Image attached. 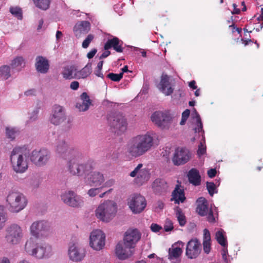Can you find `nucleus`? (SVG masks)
I'll use <instances>...</instances> for the list:
<instances>
[{
  "label": "nucleus",
  "mask_w": 263,
  "mask_h": 263,
  "mask_svg": "<svg viewBox=\"0 0 263 263\" xmlns=\"http://www.w3.org/2000/svg\"><path fill=\"white\" fill-rule=\"evenodd\" d=\"M153 138L149 134L133 137L126 147V156L130 159L139 157L148 152L153 145Z\"/></svg>",
  "instance_id": "f257e3e1"
},
{
  "label": "nucleus",
  "mask_w": 263,
  "mask_h": 263,
  "mask_svg": "<svg viewBox=\"0 0 263 263\" xmlns=\"http://www.w3.org/2000/svg\"><path fill=\"white\" fill-rule=\"evenodd\" d=\"M117 212V204L108 200L98 206L96 210V216L100 220L107 222L115 216Z\"/></svg>",
  "instance_id": "f03ea898"
},
{
  "label": "nucleus",
  "mask_w": 263,
  "mask_h": 263,
  "mask_svg": "<svg viewBox=\"0 0 263 263\" xmlns=\"http://www.w3.org/2000/svg\"><path fill=\"white\" fill-rule=\"evenodd\" d=\"M13 170L16 173H23L28 168L27 155L21 147L14 148L10 156Z\"/></svg>",
  "instance_id": "7ed1b4c3"
},
{
  "label": "nucleus",
  "mask_w": 263,
  "mask_h": 263,
  "mask_svg": "<svg viewBox=\"0 0 263 263\" xmlns=\"http://www.w3.org/2000/svg\"><path fill=\"white\" fill-rule=\"evenodd\" d=\"M7 202L9 206V210L17 213L25 208L27 204L26 197L18 192H11L7 197Z\"/></svg>",
  "instance_id": "20e7f679"
},
{
  "label": "nucleus",
  "mask_w": 263,
  "mask_h": 263,
  "mask_svg": "<svg viewBox=\"0 0 263 263\" xmlns=\"http://www.w3.org/2000/svg\"><path fill=\"white\" fill-rule=\"evenodd\" d=\"M109 126L114 132L117 134L125 132L127 123L125 117L120 112H112L107 118Z\"/></svg>",
  "instance_id": "39448f33"
},
{
  "label": "nucleus",
  "mask_w": 263,
  "mask_h": 263,
  "mask_svg": "<svg viewBox=\"0 0 263 263\" xmlns=\"http://www.w3.org/2000/svg\"><path fill=\"white\" fill-rule=\"evenodd\" d=\"M6 232V241L10 245L19 243L23 236L21 227L16 224H12L7 227Z\"/></svg>",
  "instance_id": "423d86ee"
},
{
  "label": "nucleus",
  "mask_w": 263,
  "mask_h": 263,
  "mask_svg": "<svg viewBox=\"0 0 263 263\" xmlns=\"http://www.w3.org/2000/svg\"><path fill=\"white\" fill-rule=\"evenodd\" d=\"M129 209L134 214L142 212L146 206V201L143 196L140 194H133L127 200Z\"/></svg>",
  "instance_id": "0eeeda50"
},
{
  "label": "nucleus",
  "mask_w": 263,
  "mask_h": 263,
  "mask_svg": "<svg viewBox=\"0 0 263 263\" xmlns=\"http://www.w3.org/2000/svg\"><path fill=\"white\" fill-rule=\"evenodd\" d=\"M50 158V154L47 149L33 150L30 155V159L35 165L42 166L45 165Z\"/></svg>",
  "instance_id": "6e6552de"
},
{
  "label": "nucleus",
  "mask_w": 263,
  "mask_h": 263,
  "mask_svg": "<svg viewBox=\"0 0 263 263\" xmlns=\"http://www.w3.org/2000/svg\"><path fill=\"white\" fill-rule=\"evenodd\" d=\"M152 122L159 127L167 128L171 124L172 118L167 113L160 111H155L151 116Z\"/></svg>",
  "instance_id": "1a4fd4ad"
},
{
  "label": "nucleus",
  "mask_w": 263,
  "mask_h": 263,
  "mask_svg": "<svg viewBox=\"0 0 263 263\" xmlns=\"http://www.w3.org/2000/svg\"><path fill=\"white\" fill-rule=\"evenodd\" d=\"M141 233L137 229H129L125 233L123 242L128 249H133L140 240Z\"/></svg>",
  "instance_id": "9d476101"
},
{
  "label": "nucleus",
  "mask_w": 263,
  "mask_h": 263,
  "mask_svg": "<svg viewBox=\"0 0 263 263\" xmlns=\"http://www.w3.org/2000/svg\"><path fill=\"white\" fill-rule=\"evenodd\" d=\"M191 154L190 151L183 147H179L175 149L172 161L174 165L178 166L185 164L190 159Z\"/></svg>",
  "instance_id": "9b49d317"
},
{
  "label": "nucleus",
  "mask_w": 263,
  "mask_h": 263,
  "mask_svg": "<svg viewBox=\"0 0 263 263\" xmlns=\"http://www.w3.org/2000/svg\"><path fill=\"white\" fill-rule=\"evenodd\" d=\"M90 246L95 250H101L105 245V236L99 230L93 231L90 235Z\"/></svg>",
  "instance_id": "f8f14e48"
},
{
  "label": "nucleus",
  "mask_w": 263,
  "mask_h": 263,
  "mask_svg": "<svg viewBox=\"0 0 263 263\" xmlns=\"http://www.w3.org/2000/svg\"><path fill=\"white\" fill-rule=\"evenodd\" d=\"M201 245L197 238L191 239L186 244L185 255L190 259H195L200 254Z\"/></svg>",
  "instance_id": "ddd939ff"
},
{
  "label": "nucleus",
  "mask_w": 263,
  "mask_h": 263,
  "mask_svg": "<svg viewBox=\"0 0 263 263\" xmlns=\"http://www.w3.org/2000/svg\"><path fill=\"white\" fill-rule=\"evenodd\" d=\"M57 154L64 159L70 158L76 153L73 148H70L63 139H59L55 146Z\"/></svg>",
  "instance_id": "4468645a"
},
{
  "label": "nucleus",
  "mask_w": 263,
  "mask_h": 263,
  "mask_svg": "<svg viewBox=\"0 0 263 263\" xmlns=\"http://www.w3.org/2000/svg\"><path fill=\"white\" fill-rule=\"evenodd\" d=\"M62 200L67 205L72 207H79L83 203L82 197L73 191L65 192L61 195Z\"/></svg>",
  "instance_id": "2eb2a0df"
},
{
  "label": "nucleus",
  "mask_w": 263,
  "mask_h": 263,
  "mask_svg": "<svg viewBox=\"0 0 263 263\" xmlns=\"http://www.w3.org/2000/svg\"><path fill=\"white\" fill-rule=\"evenodd\" d=\"M30 230L32 235L37 238L40 236L46 235L49 230V227L47 222L44 220L36 221L32 223Z\"/></svg>",
  "instance_id": "dca6fc26"
},
{
  "label": "nucleus",
  "mask_w": 263,
  "mask_h": 263,
  "mask_svg": "<svg viewBox=\"0 0 263 263\" xmlns=\"http://www.w3.org/2000/svg\"><path fill=\"white\" fill-rule=\"evenodd\" d=\"M174 85L172 80L166 74L163 73L161 77L160 82L157 85V88L165 96H170L173 93Z\"/></svg>",
  "instance_id": "f3484780"
},
{
  "label": "nucleus",
  "mask_w": 263,
  "mask_h": 263,
  "mask_svg": "<svg viewBox=\"0 0 263 263\" xmlns=\"http://www.w3.org/2000/svg\"><path fill=\"white\" fill-rule=\"evenodd\" d=\"M142 167L143 164L142 163L139 164L134 170L130 173V176L132 177L137 176L136 182L140 185L147 181L150 178V174L148 169L142 168Z\"/></svg>",
  "instance_id": "a211bd4d"
},
{
  "label": "nucleus",
  "mask_w": 263,
  "mask_h": 263,
  "mask_svg": "<svg viewBox=\"0 0 263 263\" xmlns=\"http://www.w3.org/2000/svg\"><path fill=\"white\" fill-rule=\"evenodd\" d=\"M68 255L70 260L73 261H81L85 255V250L73 243L69 247Z\"/></svg>",
  "instance_id": "6ab92c4d"
},
{
  "label": "nucleus",
  "mask_w": 263,
  "mask_h": 263,
  "mask_svg": "<svg viewBox=\"0 0 263 263\" xmlns=\"http://www.w3.org/2000/svg\"><path fill=\"white\" fill-rule=\"evenodd\" d=\"M65 120V116L62 106L54 105L53 107L52 115L50 118L51 123L59 125Z\"/></svg>",
  "instance_id": "aec40b11"
},
{
  "label": "nucleus",
  "mask_w": 263,
  "mask_h": 263,
  "mask_svg": "<svg viewBox=\"0 0 263 263\" xmlns=\"http://www.w3.org/2000/svg\"><path fill=\"white\" fill-rule=\"evenodd\" d=\"M123 42L118 37L114 36L112 39H108L105 43L104 48L107 50L113 48L116 52H123L124 48L123 47Z\"/></svg>",
  "instance_id": "412c9836"
},
{
  "label": "nucleus",
  "mask_w": 263,
  "mask_h": 263,
  "mask_svg": "<svg viewBox=\"0 0 263 263\" xmlns=\"http://www.w3.org/2000/svg\"><path fill=\"white\" fill-rule=\"evenodd\" d=\"M152 186L155 193L160 195L165 193L168 189L167 182L164 179L161 178L156 179Z\"/></svg>",
  "instance_id": "4be33fe9"
},
{
  "label": "nucleus",
  "mask_w": 263,
  "mask_h": 263,
  "mask_svg": "<svg viewBox=\"0 0 263 263\" xmlns=\"http://www.w3.org/2000/svg\"><path fill=\"white\" fill-rule=\"evenodd\" d=\"M90 23L88 21H82L80 23L77 24L73 29L75 35L77 37H81L88 32L90 30Z\"/></svg>",
  "instance_id": "5701e85b"
},
{
  "label": "nucleus",
  "mask_w": 263,
  "mask_h": 263,
  "mask_svg": "<svg viewBox=\"0 0 263 263\" xmlns=\"http://www.w3.org/2000/svg\"><path fill=\"white\" fill-rule=\"evenodd\" d=\"M36 70L42 73H46L49 68L48 61L42 56H37L36 58L35 64Z\"/></svg>",
  "instance_id": "b1692460"
},
{
  "label": "nucleus",
  "mask_w": 263,
  "mask_h": 263,
  "mask_svg": "<svg viewBox=\"0 0 263 263\" xmlns=\"http://www.w3.org/2000/svg\"><path fill=\"white\" fill-rule=\"evenodd\" d=\"M131 249H128L125 246L123 247L122 243H118L116 248V254L120 259L124 260L129 257L133 254Z\"/></svg>",
  "instance_id": "393cba45"
},
{
  "label": "nucleus",
  "mask_w": 263,
  "mask_h": 263,
  "mask_svg": "<svg viewBox=\"0 0 263 263\" xmlns=\"http://www.w3.org/2000/svg\"><path fill=\"white\" fill-rule=\"evenodd\" d=\"M82 102H78L76 104V107L80 111H85L88 109L90 105L91 104V101L89 96L85 92H83L80 96Z\"/></svg>",
  "instance_id": "a878e982"
},
{
  "label": "nucleus",
  "mask_w": 263,
  "mask_h": 263,
  "mask_svg": "<svg viewBox=\"0 0 263 263\" xmlns=\"http://www.w3.org/2000/svg\"><path fill=\"white\" fill-rule=\"evenodd\" d=\"M96 163L94 161L92 160H88L86 163L84 164H79V170H80V173H78L77 175L78 176H83V175H89L91 171L95 168Z\"/></svg>",
  "instance_id": "bb28decb"
},
{
  "label": "nucleus",
  "mask_w": 263,
  "mask_h": 263,
  "mask_svg": "<svg viewBox=\"0 0 263 263\" xmlns=\"http://www.w3.org/2000/svg\"><path fill=\"white\" fill-rule=\"evenodd\" d=\"M196 202L197 203L196 212L198 214L201 216L206 215L209 212L207 200L204 197H200Z\"/></svg>",
  "instance_id": "cd10ccee"
},
{
  "label": "nucleus",
  "mask_w": 263,
  "mask_h": 263,
  "mask_svg": "<svg viewBox=\"0 0 263 263\" xmlns=\"http://www.w3.org/2000/svg\"><path fill=\"white\" fill-rule=\"evenodd\" d=\"M51 248L48 245H45V246H37L32 256L41 259L44 257L48 256L51 253Z\"/></svg>",
  "instance_id": "c85d7f7f"
},
{
  "label": "nucleus",
  "mask_w": 263,
  "mask_h": 263,
  "mask_svg": "<svg viewBox=\"0 0 263 263\" xmlns=\"http://www.w3.org/2000/svg\"><path fill=\"white\" fill-rule=\"evenodd\" d=\"M90 173L89 177H88L90 185H100L104 181V177L100 172H94Z\"/></svg>",
  "instance_id": "c756f323"
},
{
  "label": "nucleus",
  "mask_w": 263,
  "mask_h": 263,
  "mask_svg": "<svg viewBox=\"0 0 263 263\" xmlns=\"http://www.w3.org/2000/svg\"><path fill=\"white\" fill-rule=\"evenodd\" d=\"M190 182L193 185H199L201 182V177L199 171L196 168H192L187 175Z\"/></svg>",
  "instance_id": "7c9ffc66"
},
{
  "label": "nucleus",
  "mask_w": 263,
  "mask_h": 263,
  "mask_svg": "<svg viewBox=\"0 0 263 263\" xmlns=\"http://www.w3.org/2000/svg\"><path fill=\"white\" fill-rule=\"evenodd\" d=\"M185 200L184 191L177 186L172 193V200H174L175 203L179 204L183 202Z\"/></svg>",
  "instance_id": "2f4dec72"
},
{
  "label": "nucleus",
  "mask_w": 263,
  "mask_h": 263,
  "mask_svg": "<svg viewBox=\"0 0 263 263\" xmlns=\"http://www.w3.org/2000/svg\"><path fill=\"white\" fill-rule=\"evenodd\" d=\"M203 251L206 254H209L211 251V235L209 231L205 229L203 231Z\"/></svg>",
  "instance_id": "473e14b6"
},
{
  "label": "nucleus",
  "mask_w": 263,
  "mask_h": 263,
  "mask_svg": "<svg viewBox=\"0 0 263 263\" xmlns=\"http://www.w3.org/2000/svg\"><path fill=\"white\" fill-rule=\"evenodd\" d=\"M36 247V239L30 238L26 241L25 245V249L28 254L32 256Z\"/></svg>",
  "instance_id": "72a5a7b5"
},
{
  "label": "nucleus",
  "mask_w": 263,
  "mask_h": 263,
  "mask_svg": "<svg viewBox=\"0 0 263 263\" xmlns=\"http://www.w3.org/2000/svg\"><path fill=\"white\" fill-rule=\"evenodd\" d=\"M176 244L172 246V248L168 250V259L170 260L176 259L181 255L182 249L179 247H176Z\"/></svg>",
  "instance_id": "f704fd0d"
},
{
  "label": "nucleus",
  "mask_w": 263,
  "mask_h": 263,
  "mask_svg": "<svg viewBox=\"0 0 263 263\" xmlns=\"http://www.w3.org/2000/svg\"><path fill=\"white\" fill-rule=\"evenodd\" d=\"M32 1L35 7L42 10H47V9H48L51 3V0Z\"/></svg>",
  "instance_id": "c9c22d12"
},
{
  "label": "nucleus",
  "mask_w": 263,
  "mask_h": 263,
  "mask_svg": "<svg viewBox=\"0 0 263 263\" xmlns=\"http://www.w3.org/2000/svg\"><path fill=\"white\" fill-rule=\"evenodd\" d=\"M68 168L70 173L73 175H77L81 172L79 170V163L76 159H72L69 161Z\"/></svg>",
  "instance_id": "e433bc0d"
},
{
  "label": "nucleus",
  "mask_w": 263,
  "mask_h": 263,
  "mask_svg": "<svg viewBox=\"0 0 263 263\" xmlns=\"http://www.w3.org/2000/svg\"><path fill=\"white\" fill-rule=\"evenodd\" d=\"M75 70L76 69L73 66H66L64 67L62 73L63 78L66 80H70L74 78V77H73L72 74Z\"/></svg>",
  "instance_id": "4c0bfd02"
},
{
  "label": "nucleus",
  "mask_w": 263,
  "mask_h": 263,
  "mask_svg": "<svg viewBox=\"0 0 263 263\" xmlns=\"http://www.w3.org/2000/svg\"><path fill=\"white\" fill-rule=\"evenodd\" d=\"M176 216L179 222V225L181 227L184 226L186 223V218L182 210L177 207L176 210Z\"/></svg>",
  "instance_id": "58836bf2"
},
{
  "label": "nucleus",
  "mask_w": 263,
  "mask_h": 263,
  "mask_svg": "<svg viewBox=\"0 0 263 263\" xmlns=\"http://www.w3.org/2000/svg\"><path fill=\"white\" fill-rule=\"evenodd\" d=\"M25 65V61L23 57H17L11 62V66L12 68H17L20 70L22 67V65Z\"/></svg>",
  "instance_id": "ea45409f"
},
{
  "label": "nucleus",
  "mask_w": 263,
  "mask_h": 263,
  "mask_svg": "<svg viewBox=\"0 0 263 263\" xmlns=\"http://www.w3.org/2000/svg\"><path fill=\"white\" fill-rule=\"evenodd\" d=\"M91 72V64H87L83 68L78 72L80 78L84 79L90 74Z\"/></svg>",
  "instance_id": "a19ab883"
},
{
  "label": "nucleus",
  "mask_w": 263,
  "mask_h": 263,
  "mask_svg": "<svg viewBox=\"0 0 263 263\" xmlns=\"http://www.w3.org/2000/svg\"><path fill=\"white\" fill-rule=\"evenodd\" d=\"M216 239L219 244L222 247H226L227 245L226 238L224 237L223 232L218 231L216 233Z\"/></svg>",
  "instance_id": "79ce46f5"
},
{
  "label": "nucleus",
  "mask_w": 263,
  "mask_h": 263,
  "mask_svg": "<svg viewBox=\"0 0 263 263\" xmlns=\"http://www.w3.org/2000/svg\"><path fill=\"white\" fill-rule=\"evenodd\" d=\"M0 76L5 80L10 77V67L8 66L4 65L0 67Z\"/></svg>",
  "instance_id": "37998d69"
},
{
  "label": "nucleus",
  "mask_w": 263,
  "mask_h": 263,
  "mask_svg": "<svg viewBox=\"0 0 263 263\" xmlns=\"http://www.w3.org/2000/svg\"><path fill=\"white\" fill-rule=\"evenodd\" d=\"M7 219V215L5 211L4 207L0 206V229H2L5 225Z\"/></svg>",
  "instance_id": "c03bdc74"
},
{
  "label": "nucleus",
  "mask_w": 263,
  "mask_h": 263,
  "mask_svg": "<svg viewBox=\"0 0 263 263\" xmlns=\"http://www.w3.org/2000/svg\"><path fill=\"white\" fill-rule=\"evenodd\" d=\"M10 12L16 17L18 19L22 18V9L18 7H11L9 10Z\"/></svg>",
  "instance_id": "a18cd8bd"
},
{
  "label": "nucleus",
  "mask_w": 263,
  "mask_h": 263,
  "mask_svg": "<svg viewBox=\"0 0 263 263\" xmlns=\"http://www.w3.org/2000/svg\"><path fill=\"white\" fill-rule=\"evenodd\" d=\"M107 77L114 82H119L123 78V73L119 74L109 73L107 75Z\"/></svg>",
  "instance_id": "49530a36"
},
{
  "label": "nucleus",
  "mask_w": 263,
  "mask_h": 263,
  "mask_svg": "<svg viewBox=\"0 0 263 263\" xmlns=\"http://www.w3.org/2000/svg\"><path fill=\"white\" fill-rule=\"evenodd\" d=\"M94 39V35L92 34H89L87 35L86 38L84 40L82 43V47L84 48H87L90 43Z\"/></svg>",
  "instance_id": "de8ad7c7"
},
{
  "label": "nucleus",
  "mask_w": 263,
  "mask_h": 263,
  "mask_svg": "<svg viewBox=\"0 0 263 263\" xmlns=\"http://www.w3.org/2000/svg\"><path fill=\"white\" fill-rule=\"evenodd\" d=\"M103 61H100L98 63L97 67L95 71V74L99 77H101V78H103V77H104V76L101 72V70L102 69V67H103Z\"/></svg>",
  "instance_id": "09e8293b"
},
{
  "label": "nucleus",
  "mask_w": 263,
  "mask_h": 263,
  "mask_svg": "<svg viewBox=\"0 0 263 263\" xmlns=\"http://www.w3.org/2000/svg\"><path fill=\"white\" fill-rule=\"evenodd\" d=\"M206 189L211 196H213L215 193L216 185L213 182H206Z\"/></svg>",
  "instance_id": "8fccbe9b"
},
{
  "label": "nucleus",
  "mask_w": 263,
  "mask_h": 263,
  "mask_svg": "<svg viewBox=\"0 0 263 263\" xmlns=\"http://www.w3.org/2000/svg\"><path fill=\"white\" fill-rule=\"evenodd\" d=\"M190 114L189 109L185 110L182 114L181 120L180 122V124L182 125H184L189 118Z\"/></svg>",
  "instance_id": "3c124183"
},
{
  "label": "nucleus",
  "mask_w": 263,
  "mask_h": 263,
  "mask_svg": "<svg viewBox=\"0 0 263 263\" xmlns=\"http://www.w3.org/2000/svg\"><path fill=\"white\" fill-rule=\"evenodd\" d=\"M174 229L173 223L172 221L167 219L164 225V229L166 232L172 231Z\"/></svg>",
  "instance_id": "603ef678"
},
{
  "label": "nucleus",
  "mask_w": 263,
  "mask_h": 263,
  "mask_svg": "<svg viewBox=\"0 0 263 263\" xmlns=\"http://www.w3.org/2000/svg\"><path fill=\"white\" fill-rule=\"evenodd\" d=\"M202 123L201 118L198 114L197 115V127L195 128V132L200 133L202 130Z\"/></svg>",
  "instance_id": "864d4df0"
},
{
  "label": "nucleus",
  "mask_w": 263,
  "mask_h": 263,
  "mask_svg": "<svg viewBox=\"0 0 263 263\" xmlns=\"http://www.w3.org/2000/svg\"><path fill=\"white\" fill-rule=\"evenodd\" d=\"M6 134L8 138L14 139L15 138V132L13 128L7 127L6 128Z\"/></svg>",
  "instance_id": "5fc2aeb1"
},
{
  "label": "nucleus",
  "mask_w": 263,
  "mask_h": 263,
  "mask_svg": "<svg viewBox=\"0 0 263 263\" xmlns=\"http://www.w3.org/2000/svg\"><path fill=\"white\" fill-rule=\"evenodd\" d=\"M206 153V146L204 143L200 142L198 146L197 154L199 156H201Z\"/></svg>",
  "instance_id": "6e6d98bb"
},
{
  "label": "nucleus",
  "mask_w": 263,
  "mask_h": 263,
  "mask_svg": "<svg viewBox=\"0 0 263 263\" xmlns=\"http://www.w3.org/2000/svg\"><path fill=\"white\" fill-rule=\"evenodd\" d=\"M102 187H100V188H93V189H91L88 190V194L90 197H94L96 195L100 193V190H101V189H102Z\"/></svg>",
  "instance_id": "4d7b16f0"
},
{
  "label": "nucleus",
  "mask_w": 263,
  "mask_h": 263,
  "mask_svg": "<svg viewBox=\"0 0 263 263\" xmlns=\"http://www.w3.org/2000/svg\"><path fill=\"white\" fill-rule=\"evenodd\" d=\"M207 220L209 222L213 223L215 222V219L213 215V212L211 209L208 213Z\"/></svg>",
  "instance_id": "13d9d810"
},
{
  "label": "nucleus",
  "mask_w": 263,
  "mask_h": 263,
  "mask_svg": "<svg viewBox=\"0 0 263 263\" xmlns=\"http://www.w3.org/2000/svg\"><path fill=\"white\" fill-rule=\"evenodd\" d=\"M161 229V227L156 223H152L151 226V229L154 232H158Z\"/></svg>",
  "instance_id": "bf43d9fd"
},
{
  "label": "nucleus",
  "mask_w": 263,
  "mask_h": 263,
  "mask_svg": "<svg viewBox=\"0 0 263 263\" xmlns=\"http://www.w3.org/2000/svg\"><path fill=\"white\" fill-rule=\"evenodd\" d=\"M207 173L210 178H213L216 176L217 171L215 168H211L208 171Z\"/></svg>",
  "instance_id": "052dcab7"
},
{
  "label": "nucleus",
  "mask_w": 263,
  "mask_h": 263,
  "mask_svg": "<svg viewBox=\"0 0 263 263\" xmlns=\"http://www.w3.org/2000/svg\"><path fill=\"white\" fill-rule=\"evenodd\" d=\"M79 87V83L78 81H73L71 83L70 88L72 90H77Z\"/></svg>",
  "instance_id": "680f3d73"
},
{
  "label": "nucleus",
  "mask_w": 263,
  "mask_h": 263,
  "mask_svg": "<svg viewBox=\"0 0 263 263\" xmlns=\"http://www.w3.org/2000/svg\"><path fill=\"white\" fill-rule=\"evenodd\" d=\"M97 52V49L96 48H94L92 49L91 51H90L89 52L87 53V57L89 59H92L95 55L96 54Z\"/></svg>",
  "instance_id": "e2e57ef3"
},
{
  "label": "nucleus",
  "mask_w": 263,
  "mask_h": 263,
  "mask_svg": "<svg viewBox=\"0 0 263 263\" xmlns=\"http://www.w3.org/2000/svg\"><path fill=\"white\" fill-rule=\"evenodd\" d=\"M36 90L35 89H31L25 92V95L26 96H32L35 95Z\"/></svg>",
  "instance_id": "0e129e2a"
},
{
  "label": "nucleus",
  "mask_w": 263,
  "mask_h": 263,
  "mask_svg": "<svg viewBox=\"0 0 263 263\" xmlns=\"http://www.w3.org/2000/svg\"><path fill=\"white\" fill-rule=\"evenodd\" d=\"M236 4H233V10L232 12L233 14H239L240 13V10L237 8Z\"/></svg>",
  "instance_id": "69168bd1"
},
{
  "label": "nucleus",
  "mask_w": 263,
  "mask_h": 263,
  "mask_svg": "<svg viewBox=\"0 0 263 263\" xmlns=\"http://www.w3.org/2000/svg\"><path fill=\"white\" fill-rule=\"evenodd\" d=\"M115 183V181L112 179L109 180L107 181L105 184L104 186V187H110L113 185V184Z\"/></svg>",
  "instance_id": "338daca9"
},
{
  "label": "nucleus",
  "mask_w": 263,
  "mask_h": 263,
  "mask_svg": "<svg viewBox=\"0 0 263 263\" xmlns=\"http://www.w3.org/2000/svg\"><path fill=\"white\" fill-rule=\"evenodd\" d=\"M110 54V52L107 50L106 51H104L100 57V59H104L108 56H109Z\"/></svg>",
  "instance_id": "774afa93"
}]
</instances>
